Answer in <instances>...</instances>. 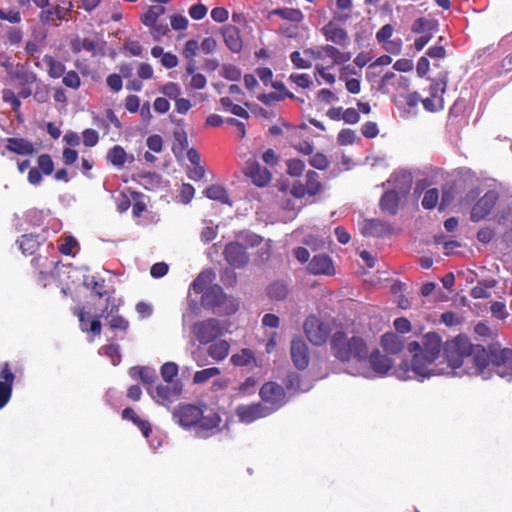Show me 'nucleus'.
Returning a JSON list of instances; mask_svg holds the SVG:
<instances>
[{"mask_svg": "<svg viewBox=\"0 0 512 512\" xmlns=\"http://www.w3.org/2000/svg\"><path fill=\"white\" fill-rule=\"evenodd\" d=\"M465 361H471L478 374L489 367L501 377L512 375V354H413L411 363L401 361L395 374L400 380L450 374Z\"/></svg>", "mask_w": 512, "mask_h": 512, "instance_id": "1", "label": "nucleus"}, {"mask_svg": "<svg viewBox=\"0 0 512 512\" xmlns=\"http://www.w3.org/2000/svg\"><path fill=\"white\" fill-rule=\"evenodd\" d=\"M342 362H348L355 366L349 370L351 374L369 376V367L380 375L386 374L393 366V360L389 354H339Z\"/></svg>", "mask_w": 512, "mask_h": 512, "instance_id": "2", "label": "nucleus"}, {"mask_svg": "<svg viewBox=\"0 0 512 512\" xmlns=\"http://www.w3.org/2000/svg\"><path fill=\"white\" fill-rule=\"evenodd\" d=\"M201 304L205 308H211L214 312L230 315L237 311L238 305L232 298H228L219 285L208 287L201 298Z\"/></svg>", "mask_w": 512, "mask_h": 512, "instance_id": "3", "label": "nucleus"}, {"mask_svg": "<svg viewBox=\"0 0 512 512\" xmlns=\"http://www.w3.org/2000/svg\"><path fill=\"white\" fill-rule=\"evenodd\" d=\"M202 415L195 425V433L199 438H209L221 431L222 418L217 411L202 403Z\"/></svg>", "mask_w": 512, "mask_h": 512, "instance_id": "4", "label": "nucleus"}, {"mask_svg": "<svg viewBox=\"0 0 512 512\" xmlns=\"http://www.w3.org/2000/svg\"><path fill=\"white\" fill-rule=\"evenodd\" d=\"M259 396L265 406L271 410V414L287 403L285 389L274 381L264 383L259 390Z\"/></svg>", "mask_w": 512, "mask_h": 512, "instance_id": "5", "label": "nucleus"}, {"mask_svg": "<svg viewBox=\"0 0 512 512\" xmlns=\"http://www.w3.org/2000/svg\"><path fill=\"white\" fill-rule=\"evenodd\" d=\"M147 390L154 401L158 404L168 406L179 399L182 394L183 385L180 381L166 382L154 388L149 387Z\"/></svg>", "mask_w": 512, "mask_h": 512, "instance_id": "6", "label": "nucleus"}, {"mask_svg": "<svg viewBox=\"0 0 512 512\" xmlns=\"http://www.w3.org/2000/svg\"><path fill=\"white\" fill-rule=\"evenodd\" d=\"M303 328L308 340L316 346L324 344L330 334L328 325L315 315H309L305 319Z\"/></svg>", "mask_w": 512, "mask_h": 512, "instance_id": "7", "label": "nucleus"}, {"mask_svg": "<svg viewBox=\"0 0 512 512\" xmlns=\"http://www.w3.org/2000/svg\"><path fill=\"white\" fill-rule=\"evenodd\" d=\"M222 332L223 328L220 321L213 318L196 322L192 326L193 335L202 344L214 341Z\"/></svg>", "mask_w": 512, "mask_h": 512, "instance_id": "8", "label": "nucleus"}, {"mask_svg": "<svg viewBox=\"0 0 512 512\" xmlns=\"http://www.w3.org/2000/svg\"><path fill=\"white\" fill-rule=\"evenodd\" d=\"M201 405L180 404L172 412L173 420L184 428H195L202 415Z\"/></svg>", "mask_w": 512, "mask_h": 512, "instance_id": "9", "label": "nucleus"}, {"mask_svg": "<svg viewBox=\"0 0 512 512\" xmlns=\"http://www.w3.org/2000/svg\"><path fill=\"white\" fill-rule=\"evenodd\" d=\"M235 414L242 423H252L258 419L271 415V410L262 403L238 405Z\"/></svg>", "mask_w": 512, "mask_h": 512, "instance_id": "10", "label": "nucleus"}, {"mask_svg": "<svg viewBox=\"0 0 512 512\" xmlns=\"http://www.w3.org/2000/svg\"><path fill=\"white\" fill-rule=\"evenodd\" d=\"M225 260L234 268H244L249 263L246 247L239 241L228 243L224 249Z\"/></svg>", "mask_w": 512, "mask_h": 512, "instance_id": "11", "label": "nucleus"}, {"mask_svg": "<svg viewBox=\"0 0 512 512\" xmlns=\"http://www.w3.org/2000/svg\"><path fill=\"white\" fill-rule=\"evenodd\" d=\"M498 200V193L494 190L487 191L473 206L471 220L478 222L485 218L493 209Z\"/></svg>", "mask_w": 512, "mask_h": 512, "instance_id": "12", "label": "nucleus"}, {"mask_svg": "<svg viewBox=\"0 0 512 512\" xmlns=\"http://www.w3.org/2000/svg\"><path fill=\"white\" fill-rule=\"evenodd\" d=\"M322 190V184L319 179V174L313 170H310L306 174V182L305 185L301 183H297L292 187V194L301 198L306 194L310 196H314L318 194Z\"/></svg>", "mask_w": 512, "mask_h": 512, "instance_id": "13", "label": "nucleus"}, {"mask_svg": "<svg viewBox=\"0 0 512 512\" xmlns=\"http://www.w3.org/2000/svg\"><path fill=\"white\" fill-rule=\"evenodd\" d=\"M245 175L258 187H264L271 181V173L262 167L258 161L250 159L247 161Z\"/></svg>", "mask_w": 512, "mask_h": 512, "instance_id": "14", "label": "nucleus"}, {"mask_svg": "<svg viewBox=\"0 0 512 512\" xmlns=\"http://www.w3.org/2000/svg\"><path fill=\"white\" fill-rule=\"evenodd\" d=\"M307 270L314 275L332 276L335 274L332 259L325 254L315 255L309 262Z\"/></svg>", "mask_w": 512, "mask_h": 512, "instance_id": "15", "label": "nucleus"}, {"mask_svg": "<svg viewBox=\"0 0 512 512\" xmlns=\"http://www.w3.org/2000/svg\"><path fill=\"white\" fill-rule=\"evenodd\" d=\"M322 33L327 41H331L339 46L346 47L349 43L347 32L332 21L322 28Z\"/></svg>", "mask_w": 512, "mask_h": 512, "instance_id": "16", "label": "nucleus"}, {"mask_svg": "<svg viewBox=\"0 0 512 512\" xmlns=\"http://www.w3.org/2000/svg\"><path fill=\"white\" fill-rule=\"evenodd\" d=\"M6 150L18 155H32L36 152L34 145L24 138H7Z\"/></svg>", "mask_w": 512, "mask_h": 512, "instance_id": "17", "label": "nucleus"}, {"mask_svg": "<svg viewBox=\"0 0 512 512\" xmlns=\"http://www.w3.org/2000/svg\"><path fill=\"white\" fill-rule=\"evenodd\" d=\"M222 35L227 47L234 53L242 49V40L239 29L234 25H227L222 29Z\"/></svg>", "mask_w": 512, "mask_h": 512, "instance_id": "18", "label": "nucleus"}, {"mask_svg": "<svg viewBox=\"0 0 512 512\" xmlns=\"http://www.w3.org/2000/svg\"><path fill=\"white\" fill-rule=\"evenodd\" d=\"M71 48L75 53H79L82 50H86L88 52H91L92 54H95L97 51L102 50L103 43L90 38L77 37L74 40H72Z\"/></svg>", "mask_w": 512, "mask_h": 512, "instance_id": "19", "label": "nucleus"}, {"mask_svg": "<svg viewBox=\"0 0 512 512\" xmlns=\"http://www.w3.org/2000/svg\"><path fill=\"white\" fill-rule=\"evenodd\" d=\"M399 197L396 191L390 190L383 194L380 199V207L383 211L395 215L398 210Z\"/></svg>", "mask_w": 512, "mask_h": 512, "instance_id": "20", "label": "nucleus"}, {"mask_svg": "<svg viewBox=\"0 0 512 512\" xmlns=\"http://www.w3.org/2000/svg\"><path fill=\"white\" fill-rule=\"evenodd\" d=\"M79 322L82 331L91 332L93 335H99L101 333V322L99 319L92 318L85 312H80Z\"/></svg>", "mask_w": 512, "mask_h": 512, "instance_id": "21", "label": "nucleus"}, {"mask_svg": "<svg viewBox=\"0 0 512 512\" xmlns=\"http://www.w3.org/2000/svg\"><path fill=\"white\" fill-rule=\"evenodd\" d=\"M352 0H336V10L333 12V19L338 22H346L351 18Z\"/></svg>", "mask_w": 512, "mask_h": 512, "instance_id": "22", "label": "nucleus"}, {"mask_svg": "<svg viewBox=\"0 0 512 512\" xmlns=\"http://www.w3.org/2000/svg\"><path fill=\"white\" fill-rule=\"evenodd\" d=\"M385 230L386 227L384 223L376 219L365 220L361 228V232L363 235L374 237L383 235Z\"/></svg>", "mask_w": 512, "mask_h": 512, "instance_id": "23", "label": "nucleus"}, {"mask_svg": "<svg viewBox=\"0 0 512 512\" xmlns=\"http://www.w3.org/2000/svg\"><path fill=\"white\" fill-rule=\"evenodd\" d=\"M471 343L468 336L460 334L456 336L451 342L446 343L445 352H470Z\"/></svg>", "mask_w": 512, "mask_h": 512, "instance_id": "24", "label": "nucleus"}, {"mask_svg": "<svg viewBox=\"0 0 512 512\" xmlns=\"http://www.w3.org/2000/svg\"><path fill=\"white\" fill-rule=\"evenodd\" d=\"M114 309L117 310V307L113 306L111 311L107 312L106 315L104 314L105 312H103L102 317L105 318L111 329L126 331L129 327L128 321L120 315H113Z\"/></svg>", "mask_w": 512, "mask_h": 512, "instance_id": "25", "label": "nucleus"}, {"mask_svg": "<svg viewBox=\"0 0 512 512\" xmlns=\"http://www.w3.org/2000/svg\"><path fill=\"white\" fill-rule=\"evenodd\" d=\"M285 385L287 390L293 393L307 392L311 388L309 384L303 383L302 377L297 373L288 374Z\"/></svg>", "mask_w": 512, "mask_h": 512, "instance_id": "26", "label": "nucleus"}, {"mask_svg": "<svg viewBox=\"0 0 512 512\" xmlns=\"http://www.w3.org/2000/svg\"><path fill=\"white\" fill-rule=\"evenodd\" d=\"M324 55L333 60V64L340 65L348 62L352 55L350 52H342L332 45L323 46Z\"/></svg>", "mask_w": 512, "mask_h": 512, "instance_id": "27", "label": "nucleus"}, {"mask_svg": "<svg viewBox=\"0 0 512 512\" xmlns=\"http://www.w3.org/2000/svg\"><path fill=\"white\" fill-rule=\"evenodd\" d=\"M204 194L211 200L231 205L226 189L220 185H211L204 190Z\"/></svg>", "mask_w": 512, "mask_h": 512, "instance_id": "28", "label": "nucleus"}, {"mask_svg": "<svg viewBox=\"0 0 512 512\" xmlns=\"http://www.w3.org/2000/svg\"><path fill=\"white\" fill-rule=\"evenodd\" d=\"M128 155L124 148L120 145H115L107 153V160L114 166L121 168L124 166Z\"/></svg>", "mask_w": 512, "mask_h": 512, "instance_id": "29", "label": "nucleus"}, {"mask_svg": "<svg viewBox=\"0 0 512 512\" xmlns=\"http://www.w3.org/2000/svg\"><path fill=\"white\" fill-rule=\"evenodd\" d=\"M23 254L32 255L39 247L38 236L32 234L22 235L17 241Z\"/></svg>", "mask_w": 512, "mask_h": 512, "instance_id": "30", "label": "nucleus"}, {"mask_svg": "<svg viewBox=\"0 0 512 512\" xmlns=\"http://www.w3.org/2000/svg\"><path fill=\"white\" fill-rule=\"evenodd\" d=\"M270 15H277L281 17L282 19L299 23L304 19L303 13L299 9L294 8H280L275 9L270 12Z\"/></svg>", "mask_w": 512, "mask_h": 512, "instance_id": "31", "label": "nucleus"}, {"mask_svg": "<svg viewBox=\"0 0 512 512\" xmlns=\"http://www.w3.org/2000/svg\"><path fill=\"white\" fill-rule=\"evenodd\" d=\"M43 62L47 66L48 74L52 78H60L61 76L64 75L65 65L62 62L55 60L50 55H45L43 57Z\"/></svg>", "mask_w": 512, "mask_h": 512, "instance_id": "32", "label": "nucleus"}, {"mask_svg": "<svg viewBox=\"0 0 512 512\" xmlns=\"http://www.w3.org/2000/svg\"><path fill=\"white\" fill-rule=\"evenodd\" d=\"M132 377H139L140 380L147 385H152L157 379L155 370L148 367H135L131 369Z\"/></svg>", "mask_w": 512, "mask_h": 512, "instance_id": "33", "label": "nucleus"}, {"mask_svg": "<svg viewBox=\"0 0 512 512\" xmlns=\"http://www.w3.org/2000/svg\"><path fill=\"white\" fill-rule=\"evenodd\" d=\"M165 13V8L161 5L151 6L147 12L141 17L142 23L147 26H155L158 18Z\"/></svg>", "mask_w": 512, "mask_h": 512, "instance_id": "34", "label": "nucleus"}, {"mask_svg": "<svg viewBox=\"0 0 512 512\" xmlns=\"http://www.w3.org/2000/svg\"><path fill=\"white\" fill-rule=\"evenodd\" d=\"M442 340L436 332H428L423 336L425 352H440Z\"/></svg>", "mask_w": 512, "mask_h": 512, "instance_id": "35", "label": "nucleus"}, {"mask_svg": "<svg viewBox=\"0 0 512 512\" xmlns=\"http://www.w3.org/2000/svg\"><path fill=\"white\" fill-rule=\"evenodd\" d=\"M268 296L274 301H282L288 295V288L283 282H274L268 287Z\"/></svg>", "mask_w": 512, "mask_h": 512, "instance_id": "36", "label": "nucleus"}, {"mask_svg": "<svg viewBox=\"0 0 512 512\" xmlns=\"http://www.w3.org/2000/svg\"><path fill=\"white\" fill-rule=\"evenodd\" d=\"M447 87V74H440L437 79L432 81L430 86L431 96L433 98H441Z\"/></svg>", "mask_w": 512, "mask_h": 512, "instance_id": "37", "label": "nucleus"}, {"mask_svg": "<svg viewBox=\"0 0 512 512\" xmlns=\"http://www.w3.org/2000/svg\"><path fill=\"white\" fill-rule=\"evenodd\" d=\"M213 273L211 271H205L200 273L192 283V288L196 293H204L207 289V285L212 281Z\"/></svg>", "mask_w": 512, "mask_h": 512, "instance_id": "38", "label": "nucleus"}, {"mask_svg": "<svg viewBox=\"0 0 512 512\" xmlns=\"http://www.w3.org/2000/svg\"><path fill=\"white\" fill-rule=\"evenodd\" d=\"M213 273L211 271H205L200 273L192 283V288L196 293H204L207 289V285L212 281Z\"/></svg>", "mask_w": 512, "mask_h": 512, "instance_id": "39", "label": "nucleus"}, {"mask_svg": "<svg viewBox=\"0 0 512 512\" xmlns=\"http://www.w3.org/2000/svg\"><path fill=\"white\" fill-rule=\"evenodd\" d=\"M220 373H221V371L217 367H210V368L196 371L193 376V383H195V384L206 383L208 380L219 375Z\"/></svg>", "mask_w": 512, "mask_h": 512, "instance_id": "40", "label": "nucleus"}, {"mask_svg": "<svg viewBox=\"0 0 512 512\" xmlns=\"http://www.w3.org/2000/svg\"><path fill=\"white\" fill-rule=\"evenodd\" d=\"M439 192L436 188L429 189L425 192L424 197L422 199V206L425 209H433L438 203Z\"/></svg>", "mask_w": 512, "mask_h": 512, "instance_id": "41", "label": "nucleus"}, {"mask_svg": "<svg viewBox=\"0 0 512 512\" xmlns=\"http://www.w3.org/2000/svg\"><path fill=\"white\" fill-rule=\"evenodd\" d=\"M38 169L45 175L52 174L54 163L48 154H41L37 159Z\"/></svg>", "mask_w": 512, "mask_h": 512, "instance_id": "42", "label": "nucleus"}, {"mask_svg": "<svg viewBox=\"0 0 512 512\" xmlns=\"http://www.w3.org/2000/svg\"><path fill=\"white\" fill-rule=\"evenodd\" d=\"M290 60L294 67L297 69H308L312 66V62L308 57H305L299 51H294L290 54Z\"/></svg>", "mask_w": 512, "mask_h": 512, "instance_id": "43", "label": "nucleus"}, {"mask_svg": "<svg viewBox=\"0 0 512 512\" xmlns=\"http://www.w3.org/2000/svg\"><path fill=\"white\" fill-rule=\"evenodd\" d=\"M263 238L255 233H241L238 241L245 247H256L261 244Z\"/></svg>", "mask_w": 512, "mask_h": 512, "instance_id": "44", "label": "nucleus"}, {"mask_svg": "<svg viewBox=\"0 0 512 512\" xmlns=\"http://www.w3.org/2000/svg\"><path fill=\"white\" fill-rule=\"evenodd\" d=\"M305 170V163L300 159H290L287 161V173L290 176H301Z\"/></svg>", "mask_w": 512, "mask_h": 512, "instance_id": "45", "label": "nucleus"}, {"mask_svg": "<svg viewBox=\"0 0 512 512\" xmlns=\"http://www.w3.org/2000/svg\"><path fill=\"white\" fill-rule=\"evenodd\" d=\"M161 376L165 382H174V377L178 374V367L173 362H167L161 367Z\"/></svg>", "mask_w": 512, "mask_h": 512, "instance_id": "46", "label": "nucleus"}, {"mask_svg": "<svg viewBox=\"0 0 512 512\" xmlns=\"http://www.w3.org/2000/svg\"><path fill=\"white\" fill-rule=\"evenodd\" d=\"M257 384V380L255 377L253 376H250V377H247L245 379L244 382H242L238 387H237V392L238 394L242 395V396H246V395H251L255 392V386Z\"/></svg>", "mask_w": 512, "mask_h": 512, "instance_id": "47", "label": "nucleus"}, {"mask_svg": "<svg viewBox=\"0 0 512 512\" xmlns=\"http://www.w3.org/2000/svg\"><path fill=\"white\" fill-rule=\"evenodd\" d=\"M347 341L348 339L346 334L339 331L333 334L331 338V346L333 349L338 350V352H345Z\"/></svg>", "mask_w": 512, "mask_h": 512, "instance_id": "48", "label": "nucleus"}, {"mask_svg": "<svg viewBox=\"0 0 512 512\" xmlns=\"http://www.w3.org/2000/svg\"><path fill=\"white\" fill-rule=\"evenodd\" d=\"M309 164L318 170H325L329 167L330 162L326 155L316 153L309 159Z\"/></svg>", "mask_w": 512, "mask_h": 512, "instance_id": "49", "label": "nucleus"}, {"mask_svg": "<svg viewBox=\"0 0 512 512\" xmlns=\"http://www.w3.org/2000/svg\"><path fill=\"white\" fill-rule=\"evenodd\" d=\"M199 50V44L196 40L191 39L185 43V46L182 50V55L188 61H193L195 56L197 55V51Z\"/></svg>", "mask_w": 512, "mask_h": 512, "instance_id": "50", "label": "nucleus"}, {"mask_svg": "<svg viewBox=\"0 0 512 512\" xmlns=\"http://www.w3.org/2000/svg\"><path fill=\"white\" fill-rule=\"evenodd\" d=\"M431 25L432 23L429 20L425 18H418L413 22L411 30L417 34L431 33Z\"/></svg>", "mask_w": 512, "mask_h": 512, "instance_id": "51", "label": "nucleus"}, {"mask_svg": "<svg viewBox=\"0 0 512 512\" xmlns=\"http://www.w3.org/2000/svg\"><path fill=\"white\" fill-rule=\"evenodd\" d=\"M0 379H2L0 380V383H6L9 384V387H13L15 374L13 373L9 363L7 362L1 366Z\"/></svg>", "mask_w": 512, "mask_h": 512, "instance_id": "52", "label": "nucleus"}, {"mask_svg": "<svg viewBox=\"0 0 512 512\" xmlns=\"http://www.w3.org/2000/svg\"><path fill=\"white\" fill-rule=\"evenodd\" d=\"M161 93L170 99L176 100L181 94V88L177 83L169 82L161 88Z\"/></svg>", "mask_w": 512, "mask_h": 512, "instance_id": "53", "label": "nucleus"}, {"mask_svg": "<svg viewBox=\"0 0 512 512\" xmlns=\"http://www.w3.org/2000/svg\"><path fill=\"white\" fill-rule=\"evenodd\" d=\"M365 343L362 338L353 336L347 341L345 352H363Z\"/></svg>", "mask_w": 512, "mask_h": 512, "instance_id": "54", "label": "nucleus"}, {"mask_svg": "<svg viewBox=\"0 0 512 512\" xmlns=\"http://www.w3.org/2000/svg\"><path fill=\"white\" fill-rule=\"evenodd\" d=\"M355 139L356 133L351 129H342L337 135V141L340 145H351Z\"/></svg>", "mask_w": 512, "mask_h": 512, "instance_id": "55", "label": "nucleus"}, {"mask_svg": "<svg viewBox=\"0 0 512 512\" xmlns=\"http://www.w3.org/2000/svg\"><path fill=\"white\" fill-rule=\"evenodd\" d=\"M76 246V239L72 236H66L59 244V251L64 255H70Z\"/></svg>", "mask_w": 512, "mask_h": 512, "instance_id": "56", "label": "nucleus"}, {"mask_svg": "<svg viewBox=\"0 0 512 512\" xmlns=\"http://www.w3.org/2000/svg\"><path fill=\"white\" fill-rule=\"evenodd\" d=\"M289 80L301 88H308L312 84L311 77L308 74H291Z\"/></svg>", "mask_w": 512, "mask_h": 512, "instance_id": "57", "label": "nucleus"}, {"mask_svg": "<svg viewBox=\"0 0 512 512\" xmlns=\"http://www.w3.org/2000/svg\"><path fill=\"white\" fill-rule=\"evenodd\" d=\"M82 135H83V143L87 147H93L99 141L98 132L94 129H86L83 131Z\"/></svg>", "mask_w": 512, "mask_h": 512, "instance_id": "58", "label": "nucleus"}, {"mask_svg": "<svg viewBox=\"0 0 512 512\" xmlns=\"http://www.w3.org/2000/svg\"><path fill=\"white\" fill-rule=\"evenodd\" d=\"M80 83V77L75 71H69L63 76V84L69 88L77 89Z\"/></svg>", "mask_w": 512, "mask_h": 512, "instance_id": "59", "label": "nucleus"}, {"mask_svg": "<svg viewBox=\"0 0 512 512\" xmlns=\"http://www.w3.org/2000/svg\"><path fill=\"white\" fill-rule=\"evenodd\" d=\"M207 7L204 4H194L189 8V15L194 20H201L207 14Z\"/></svg>", "mask_w": 512, "mask_h": 512, "instance_id": "60", "label": "nucleus"}, {"mask_svg": "<svg viewBox=\"0 0 512 512\" xmlns=\"http://www.w3.org/2000/svg\"><path fill=\"white\" fill-rule=\"evenodd\" d=\"M146 145L151 151L159 153L162 151L163 147L162 137L157 134L151 135L147 138Z\"/></svg>", "mask_w": 512, "mask_h": 512, "instance_id": "61", "label": "nucleus"}, {"mask_svg": "<svg viewBox=\"0 0 512 512\" xmlns=\"http://www.w3.org/2000/svg\"><path fill=\"white\" fill-rule=\"evenodd\" d=\"M223 76L230 81H238L241 78V71L234 65H224Z\"/></svg>", "mask_w": 512, "mask_h": 512, "instance_id": "62", "label": "nucleus"}, {"mask_svg": "<svg viewBox=\"0 0 512 512\" xmlns=\"http://www.w3.org/2000/svg\"><path fill=\"white\" fill-rule=\"evenodd\" d=\"M294 366L298 370H304L309 366V354H291Z\"/></svg>", "mask_w": 512, "mask_h": 512, "instance_id": "63", "label": "nucleus"}, {"mask_svg": "<svg viewBox=\"0 0 512 512\" xmlns=\"http://www.w3.org/2000/svg\"><path fill=\"white\" fill-rule=\"evenodd\" d=\"M195 195V188L189 184V183H184L182 184L181 186V190H180V197H181V201L185 204H188L194 197Z\"/></svg>", "mask_w": 512, "mask_h": 512, "instance_id": "64", "label": "nucleus"}]
</instances>
